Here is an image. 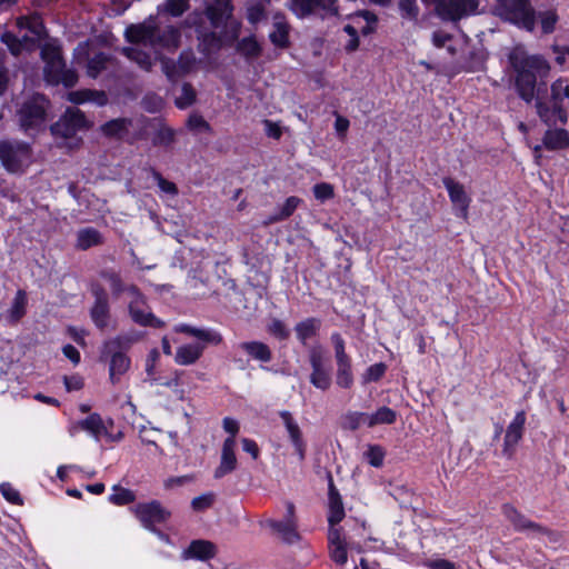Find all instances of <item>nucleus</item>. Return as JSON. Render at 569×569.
Returning a JSON list of instances; mask_svg holds the SVG:
<instances>
[{
	"mask_svg": "<svg viewBox=\"0 0 569 569\" xmlns=\"http://www.w3.org/2000/svg\"><path fill=\"white\" fill-rule=\"evenodd\" d=\"M509 63L516 73L515 89L521 100L526 103L536 101L539 87L541 88V94H547L546 83H538L537 81L538 78L546 77L550 71V66L543 57L511 53Z\"/></svg>",
	"mask_w": 569,
	"mask_h": 569,
	"instance_id": "f257e3e1",
	"label": "nucleus"
},
{
	"mask_svg": "<svg viewBox=\"0 0 569 569\" xmlns=\"http://www.w3.org/2000/svg\"><path fill=\"white\" fill-rule=\"evenodd\" d=\"M124 34L131 43L149 44L169 52L179 48L181 39V32L177 27L170 24L159 28L152 18L144 20L142 23L129 26Z\"/></svg>",
	"mask_w": 569,
	"mask_h": 569,
	"instance_id": "f03ea898",
	"label": "nucleus"
},
{
	"mask_svg": "<svg viewBox=\"0 0 569 569\" xmlns=\"http://www.w3.org/2000/svg\"><path fill=\"white\" fill-rule=\"evenodd\" d=\"M174 331L186 333L199 340L197 343H187L177 348L174 361L180 366L196 363L201 358L206 345L217 346L222 342V336L212 329H201L181 323L174 327Z\"/></svg>",
	"mask_w": 569,
	"mask_h": 569,
	"instance_id": "7ed1b4c3",
	"label": "nucleus"
},
{
	"mask_svg": "<svg viewBox=\"0 0 569 569\" xmlns=\"http://www.w3.org/2000/svg\"><path fill=\"white\" fill-rule=\"evenodd\" d=\"M495 14L520 30L536 29L537 11L531 0H496Z\"/></svg>",
	"mask_w": 569,
	"mask_h": 569,
	"instance_id": "20e7f679",
	"label": "nucleus"
},
{
	"mask_svg": "<svg viewBox=\"0 0 569 569\" xmlns=\"http://www.w3.org/2000/svg\"><path fill=\"white\" fill-rule=\"evenodd\" d=\"M88 128L84 114L76 108H69L61 118L50 127L59 147L73 150L81 144V138L77 133Z\"/></svg>",
	"mask_w": 569,
	"mask_h": 569,
	"instance_id": "39448f33",
	"label": "nucleus"
},
{
	"mask_svg": "<svg viewBox=\"0 0 569 569\" xmlns=\"http://www.w3.org/2000/svg\"><path fill=\"white\" fill-rule=\"evenodd\" d=\"M48 107L49 101L42 94H33L22 102L17 117L26 134L34 136L46 129Z\"/></svg>",
	"mask_w": 569,
	"mask_h": 569,
	"instance_id": "423d86ee",
	"label": "nucleus"
},
{
	"mask_svg": "<svg viewBox=\"0 0 569 569\" xmlns=\"http://www.w3.org/2000/svg\"><path fill=\"white\" fill-rule=\"evenodd\" d=\"M41 57L46 63L44 76L48 82L66 87H73L78 81V74L71 69H66L61 50L54 43H46L41 49Z\"/></svg>",
	"mask_w": 569,
	"mask_h": 569,
	"instance_id": "0eeeda50",
	"label": "nucleus"
},
{
	"mask_svg": "<svg viewBox=\"0 0 569 569\" xmlns=\"http://www.w3.org/2000/svg\"><path fill=\"white\" fill-rule=\"evenodd\" d=\"M17 24L21 30H28L30 36L26 33L18 38L9 32L2 36V41L8 46L13 56H19L23 50H32L43 33V24L39 16L21 17L18 19Z\"/></svg>",
	"mask_w": 569,
	"mask_h": 569,
	"instance_id": "6e6552de",
	"label": "nucleus"
},
{
	"mask_svg": "<svg viewBox=\"0 0 569 569\" xmlns=\"http://www.w3.org/2000/svg\"><path fill=\"white\" fill-rule=\"evenodd\" d=\"M126 310L130 320L137 326L150 328H162L164 326V322L154 316L147 297L137 286L129 288Z\"/></svg>",
	"mask_w": 569,
	"mask_h": 569,
	"instance_id": "1a4fd4ad",
	"label": "nucleus"
},
{
	"mask_svg": "<svg viewBox=\"0 0 569 569\" xmlns=\"http://www.w3.org/2000/svg\"><path fill=\"white\" fill-rule=\"evenodd\" d=\"M231 0H213L206 8V16L214 29L224 28L223 39L233 41L238 38L240 23L232 19Z\"/></svg>",
	"mask_w": 569,
	"mask_h": 569,
	"instance_id": "9d476101",
	"label": "nucleus"
},
{
	"mask_svg": "<svg viewBox=\"0 0 569 569\" xmlns=\"http://www.w3.org/2000/svg\"><path fill=\"white\" fill-rule=\"evenodd\" d=\"M0 161L11 173L23 172L32 162L30 144L17 140H0Z\"/></svg>",
	"mask_w": 569,
	"mask_h": 569,
	"instance_id": "9b49d317",
	"label": "nucleus"
},
{
	"mask_svg": "<svg viewBox=\"0 0 569 569\" xmlns=\"http://www.w3.org/2000/svg\"><path fill=\"white\" fill-rule=\"evenodd\" d=\"M536 112L540 121L548 128H555L558 124L565 126L568 122V111L559 100H553L552 94H541V88H538V94L535 101Z\"/></svg>",
	"mask_w": 569,
	"mask_h": 569,
	"instance_id": "f8f14e48",
	"label": "nucleus"
},
{
	"mask_svg": "<svg viewBox=\"0 0 569 569\" xmlns=\"http://www.w3.org/2000/svg\"><path fill=\"white\" fill-rule=\"evenodd\" d=\"M479 0H435V10L442 21L459 22L478 13Z\"/></svg>",
	"mask_w": 569,
	"mask_h": 569,
	"instance_id": "ddd939ff",
	"label": "nucleus"
},
{
	"mask_svg": "<svg viewBox=\"0 0 569 569\" xmlns=\"http://www.w3.org/2000/svg\"><path fill=\"white\" fill-rule=\"evenodd\" d=\"M161 69L169 81L176 82L178 79L192 72L197 68L198 60L192 50H183L177 60L160 57Z\"/></svg>",
	"mask_w": 569,
	"mask_h": 569,
	"instance_id": "4468645a",
	"label": "nucleus"
},
{
	"mask_svg": "<svg viewBox=\"0 0 569 569\" xmlns=\"http://www.w3.org/2000/svg\"><path fill=\"white\" fill-rule=\"evenodd\" d=\"M526 420V412L523 410L518 411L505 431L501 455L508 460L516 456L518 445L525 433Z\"/></svg>",
	"mask_w": 569,
	"mask_h": 569,
	"instance_id": "2eb2a0df",
	"label": "nucleus"
},
{
	"mask_svg": "<svg viewBox=\"0 0 569 569\" xmlns=\"http://www.w3.org/2000/svg\"><path fill=\"white\" fill-rule=\"evenodd\" d=\"M501 512L517 532L531 531L541 536H549L552 532L549 528L527 518L511 503H503Z\"/></svg>",
	"mask_w": 569,
	"mask_h": 569,
	"instance_id": "dca6fc26",
	"label": "nucleus"
},
{
	"mask_svg": "<svg viewBox=\"0 0 569 569\" xmlns=\"http://www.w3.org/2000/svg\"><path fill=\"white\" fill-rule=\"evenodd\" d=\"M442 182L452 203L455 216L457 218L467 220L469 216L471 198L466 192L465 186L450 177L443 178Z\"/></svg>",
	"mask_w": 569,
	"mask_h": 569,
	"instance_id": "f3484780",
	"label": "nucleus"
},
{
	"mask_svg": "<svg viewBox=\"0 0 569 569\" xmlns=\"http://www.w3.org/2000/svg\"><path fill=\"white\" fill-rule=\"evenodd\" d=\"M132 511L142 526L150 530L153 529V526L167 521L170 517V511L164 509L157 500L138 503L132 508Z\"/></svg>",
	"mask_w": 569,
	"mask_h": 569,
	"instance_id": "a211bd4d",
	"label": "nucleus"
},
{
	"mask_svg": "<svg viewBox=\"0 0 569 569\" xmlns=\"http://www.w3.org/2000/svg\"><path fill=\"white\" fill-rule=\"evenodd\" d=\"M287 515L283 520L277 521L268 519L263 523L277 533L283 541L293 543L299 539L297 532V520L295 516V505L290 501L286 503Z\"/></svg>",
	"mask_w": 569,
	"mask_h": 569,
	"instance_id": "6ab92c4d",
	"label": "nucleus"
},
{
	"mask_svg": "<svg viewBox=\"0 0 569 569\" xmlns=\"http://www.w3.org/2000/svg\"><path fill=\"white\" fill-rule=\"evenodd\" d=\"M309 361L312 368L310 382L317 389L326 391L331 386V376L325 366L323 351L320 347H313L309 351Z\"/></svg>",
	"mask_w": 569,
	"mask_h": 569,
	"instance_id": "aec40b11",
	"label": "nucleus"
},
{
	"mask_svg": "<svg viewBox=\"0 0 569 569\" xmlns=\"http://www.w3.org/2000/svg\"><path fill=\"white\" fill-rule=\"evenodd\" d=\"M91 292L94 297V302L90 308V317L97 328L103 330L108 327L110 321V305L106 290L94 284L91 288Z\"/></svg>",
	"mask_w": 569,
	"mask_h": 569,
	"instance_id": "412c9836",
	"label": "nucleus"
},
{
	"mask_svg": "<svg viewBox=\"0 0 569 569\" xmlns=\"http://www.w3.org/2000/svg\"><path fill=\"white\" fill-rule=\"evenodd\" d=\"M108 425H112L111 421H103L100 415L92 413L88 416L86 419L80 420L73 423L69 428L70 436H74L78 430L87 431L90 436L94 438L96 441H99L102 437H110Z\"/></svg>",
	"mask_w": 569,
	"mask_h": 569,
	"instance_id": "4be33fe9",
	"label": "nucleus"
},
{
	"mask_svg": "<svg viewBox=\"0 0 569 569\" xmlns=\"http://www.w3.org/2000/svg\"><path fill=\"white\" fill-rule=\"evenodd\" d=\"M349 543L340 528H329L328 552L330 559L338 566H345L348 561Z\"/></svg>",
	"mask_w": 569,
	"mask_h": 569,
	"instance_id": "5701e85b",
	"label": "nucleus"
},
{
	"mask_svg": "<svg viewBox=\"0 0 569 569\" xmlns=\"http://www.w3.org/2000/svg\"><path fill=\"white\" fill-rule=\"evenodd\" d=\"M290 8L298 17L310 14L315 8L321 9L327 16L338 14L337 0H291Z\"/></svg>",
	"mask_w": 569,
	"mask_h": 569,
	"instance_id": "b1692460",
	"label": "nucleus"
},
{
	"mask_svg": "<svg viewBox=\"0 0 569 569\" xmlns=\"http://www.w3.org/2000/svg\"><path fill=\"white\" fill-rule=\"evenodd\" d=\"M237 468V457H236V439L226 438L220 456V463L216 468L213 476L216 479H221L224 476L231 473Z\"/></svg>",
	"mask_w": 569,
	"mask_h": 569,
	"instance_id": "393cba45",
	"label": "nucleus"
},
{
	"mask_svg": "<svg viewBox=\"0 0 569 569\" xmlns=\"http://www.w3.org/2000/svg\"><path fill=\"white\" fill-rule=\"evenodd\" d=\"M280 417L287 429L290 440L296 449V452L302 460L305 458L306 445L303 442L299 425L297 423V421L293 419L292 415L289 411H281Z\"/></svg>",
	"mask_w": 569,
	"mask_h": 569,
	"instance_id": "a878e982",
	"label": "nucleus"
},
{
	"mask_svg": "<svg viewBox=\"0 0 569 569\" xmlns=\"http://www.w3.org/2000/svg\"><path fill=\"white\" fill-rule=\"evenodd\" d=\"M542 144L549 151L569 148V132L563 128H548L542 137Z\"/></svg>",
	"mask_w": 569,
	"mask_h": 569,
	"instance_id": "bb28decb",
	"label": "nucleus"
},
{
	"mask_svg": "<svg viewBox=\"0 0 569 569\" xmlns=\"http://www.w3.org/2000/svg\"><path fill=\"white\" fill-rule=\"evenodd\" d=\"M140 339L136 332L120 333L103 343L104 353H118L130 349V347Z\"/></svg>",
	"mask_w": 569,
	"mask_h": 569,
	"instance_id": "cd10ccee",
	"label": "nucleus"
},
{
	"mask_svg": "<svg viewBox=\"0 0 569 569\" xmlns=\"http://www.w3.org/2000/svg\"><path fill=\"white\" fill-rule=\"evenodd\" d=\"M67 100L76 104L93 102L97 106H104L108 102V97L104 91L82 89L68 92Z\"/></svg>",
	"mask_w": 569,
	"mask_h": 569,
	"instance_id": "c85d7f7f",
	"label": "nucleus"
},
{
	"mask_svg": "<svg viewBox=\"0 0 569 569\" xmlns=\"http://www.w3.org/2000/svg\"><path fill=\"white\" fill-rule=\"evenodd\" d=\"M343 518L345 509L341 497L331 483L329 488V528H337L336 525H338Z\"/></svg>",
	"mask_w": 569,
	"mask_h": 569,
	"instance_id": "c756f323",
	"label": "nucleus"
},
{
	"mask_svg": "<svg viewBox=\"0 0 569 569\" xmlns=\"http://www.w3.org/2000/svg\"><path fill=\"white\" fill-rule=\"evenodd\" d=\"M132 126V119L119 118L104 123L102 126V131L106 136L114 137L118 139H126L129 137L130 127Z\"/></svg>",
	"mask_w": 569,
	"mask_h": 569,
	"instance_id": "7c9ffc66",
	"label": "nucleus"
},
{
	"mask_svg": "<svg viewBox=\"0 0 569 569\" xmlns=\"http://www.w3.org/2000/svg\"><path fill=\"white\" fill-rule=\"evenodd\" d=\"M289 26L284 16L276 13L273 16V31L270 32V40L277 47H287L288 44Z\"/></svg>",
	"mask_w": 569,
	"mask_h": 569,
	"instance_id": "2f4dec72",
	"label": "nucleus"
},
{
	"mask_svg": "<svg viewBox=\"0 0 569 569\" xmlns=\"http://www.w3.org/2000/svg\"><path fill=\"white\" fill-rule=\"evenodd\" d=\"M111 356L109 366V378L112 383H117L120 377L124 375L130 367V359L122 352L108 353Z\"/></svg>",
	"mask_w": 569,
	"mask_h": 569,
	"instance_id": "473e14b6",
	"label": "nucleus"
},
{
	"mask_svg": "<svg viewBox=\"0 0 569 569\" xmlns=\"http://www.w3.org/2000/svg\"><path fill=\"white\" fill-rule=\"evenodd\" d=\"M122 53L146 71H150L153 66V58L151 54L139 49L138 47L123 48Z\"/></svg>",
	"mask_w": 569,
	"mask_h": 569,
	"instance_id": "72a5a7b5",
	"label": "nucleus"
},
{
	"mask_svg": "<svg viewBox=\"0 0 569 569\" xmlns=\"http://www.w3.org/2000/svg\"><path fill=\"white\" fill-rule=\"evenodd\" d=\"M537 21L540 23L542 34H551L555 32L559 22V14L557 9L550 8L537 12Z\"/></svg>",
	"mask_w": 569,
	"mask_h": 569,
	"instance_id": "f704fd0d",
	"label": "nucleus"
},
{
	"mask_svg": "<svg viewBox=\"0 0 569 569\" xmlns=\"http://www.w3.org/2000/svg\"><path fill=\"white\" fill-rule=\"evenodd\" d=\"M321 321L317 318H308L298 322L295 327L298 339L306 343L308 339L316 336L320 328Z\"/></svg>",
	"mask_w": 569,
	"mask_h": 569,
	"instance_id": "c9c22d12",
	"label": "nucleus"
},
{
	"mask_svg": "<svg viewBox=\"0 0 569 569\" xmlns=\"http://www.w3.org/2000/svg\"><path fill=\"white\" fill-rule=\"evenodd\" d=\"M102 242L100 232L93 228L80 229L77 233V248L87 250Z\"/></svg>",
	"mask_w": 569,
	"mask_h": 569,
	"instance_id": "e433bc0d",
	"label": "nucleus"
},
{
	"mask_svg": "<svg viewBox=\"0 0 569 569\" xmlns=\"http://www.w3.org/2000/svg\"><path fill=\"white\" fill-rule=\"evenodd\" d=\"M240 348L244 350L252 358L262 362H268L271 359V351L269 347L259 341L242 342Z\"/></svg>",
	"mask_w": 569,
	"mask_h": 569,
	"instance_id": "4c0bfd02",
	"label": "nucleus"
},
{
	"mask_svg": "<svg viewBox=\"0 0 569 569\" xmlns=\"http://www.w3.org/2000/svg\"><path fill=\"white\" fill-rule=\"evenodd\" d=\"M188 552L191 557L206 560L216 553L214 545L207 540H194L191 542Z\"/></svg>",
	"mask_w": 569,
	"mask_h": 569,
	"instance_id": "58836bf2",
	"label": "nucleus"
},
{
	"mask_svg": "<svg viewBox=\"0 0 569 569\" xmlns=\"http://www.w3.org/2000/svg\"><path fill=\"white\" fill-rule=\"evenodd\" d=\"M397 419V413L388 407H380L376 412L368 413L367 426L372 428L377 425H390Z\"/></svg>",
	"mask_w": 569,
	"mask_h": 569,
	"instance_id": "ea45409f",
	"label": "nucleus"
},
{
	"mask_svg": "<svg viewBox=\"0 0 569 569\" xmlns=\"http://www.w3.org/2000/svg\"><path fill=\"white\" fill-rule=\"evenodd\" d=\"M102 278L108 281L110 289L112 291L113 297H119L121 293H124L127 299L129 298V288L133 284H126L120 274L114 271H103Z\"/></svg>",
	"mask_w": 569,
	"mask_h": 569,
	"instance_id": "a19ab883",
	"label": "nucleus"
},
{
	"mask_svg": "<svg viewBox=\"0 0 569 569\" xmlns=\"http://www.w3.org/2000/svg\"><path fill=\"white\" fill-rule=\"evenodd\" d=\"M300 202H301V199H299L298 197H289L282 204V207L279 209V211L276 212L274 214L270 216L268 218V220L266 221V223L270 224V223L279 222V221H282V220L289 218L295 212V210L298 208Z\"/></svg>",
	"mask_w": 569,
	"mask_h": 569,
	"instance_id": "79ce46f5",
	"label": "nucleus"
},
{
	"mask_svg": "<svg viewBox=\"0 0 569 569\" xmlns=\"http://www.w3.org/2000/svg\"><path fill=\"white\" fill-rule=\"evenodd\" d=\"M336 383L343 389H349L353 385L350 360L337 362Z\"/></svg>",
	"mask_w": 569,
	"mask_h": 569,
	"instance_id": "37998d69",
	"label": "nucleus"
},
{
	"mask_svg": "<svg viewBox=\"0 0 569 569\" xmlns=\"http://www.w3.org/2000/svg\"><path fill=\"white\" fill-rule=\"evenodd\" d=\"M189 9V0H166L159 7L158 11L171 17H180Z\"/></svg>",
	"mask_w": 569,
	"mask_h": 569,
	"instance_id": "c03bdc74",
	"label": "nucleus"
},
{
	"mask_svg": "<svg viewBox=\"0 0 569 569\" xmlns=\"http://www.w3.org/2000/svg\"><path fill=\"white\" fill-rule=\"evenodd\" d=\"M27 295L23 290H19L9 309V318L11 321H18L26 313Z\"/></svg>",
	"mask_w": 569,
	"mask_h": 569,
	"instance_id": "a18cd8bd",
	"label": "nucleus"
},
{
	"mask_svg": "<svg viewBox=\"0 0 569 569\" xmlns=\"http://www.w3.org/2000/svg\"><path fill=\"white\" fill-rule=\"evenodd\" d=\"M110 59L104 53H98L92 57L87 66V73L91 78H97L100 72L107 69Z\"/></svg>",
	"mask_w": 569,
	"mask_h": 569,
	"instance_id": "49530a36",
	"label": "nucleus"
},
{
	"mask_svg": "<svg viewBox=\"0 0 569 569\" xmlns=\"http://www.w3.org/2000/svg\"><path fill=\"white\" fill-rule=\"evenodd\" d=\"M134 499L133 491L117 485L112 487V493L109 497V500L117 506L128 505L133 502Z\"/></svg>",
	"mask_w": 569,
	"mask_h": 569,
	"instance_id": "de8ad7c7",
	"label": "nucleus"
},
{
	"mask_svg": "<svg viewBox=\"0 0 569 569\" xmlns=\"http://www.w3.org/2000/svg\"><path fill=\"white\" fill-rule=\"evenodd\" d=\"M199 40V50L206 54L219 49L222 43V37L217 36L216 32L200 34Z\"/></svg>",
	"mask_w": 569,
	"mask_h": 569,
	"instance_id": "09e8293b",
	"label": "nucleus"
},
{
	"mask_svg": "<svg viewBox=\"0 0 569 569\" xmlns=\"http://www.w3.org/2000/svg\"><path fill=\"white\" fill-rule=\"evenodd\" d=\"M367 418H368V413H366V412H357V411L347 412L342 417V427L345 429L356 430L361 425H367Z\"/></svg>",
	"mask_w": 569,
	"mask_h": 569,
	"instance_id": "8fccbe9b",
	"label": "nucleus"
},
{
	"mask_svg": "<svg viewBox=\"0 0 569 569\" xmlns=\"http://www.w3.org/2000/svg\"><path fill=\"white\" fill-rule=\"evenodd\" d=\"M196 101V91L190 83H183L180 94L176 98V106L186 109Z\"/></svg>",
	"mask_w": 569,
	"mask_h": 569,
	"instance_id": "3c124183",
	"label": "nucleus"
},
{
	"mask_svg": "<svg viewBox=\"0 0 569 569\" xmlns=\"http://www.w3.org/2000/svg\"><path fill=\"white\" fill-rule=\"evenodd\" d=\"M550 93L553 100H559L563 104V99H569V83L565 78H559L551 83Z\"/></svg>",
	"mask_w": 569,
	"mask_h": 569,
	"instance_id": "603ef678",
	"label": "nucleus"
},
{
	"mask_svg": "<svg viewBox=\"0 0 569 569\" xmlns=\"http://www.w3.org/2000/svg\"><path fill=\"white\" fill-rule=\"evenodd\" d=\"M174 141L176 131L166 126L159 128L153 138V143L162 147H170Z\"/></svg>",
	"mask_w": 569,
	"mask_h": 569,
	"instance_id": "864d4df0",
	"label": "nucleus"
},
{
	"mask_svg": "<svg viewBox=\"0 0 569 569\" xmlns=\"http://www.w3.org/2000/svg\"><path fill=\"white\" fill-rule=\"evenodd\" d=\"M452 36L445 31H435L432 33V43L437 48H447L448 52L453 56L456 53V49L451 44Z\"/></svg>",
	"mask_w": 569,
	"mask_h": 569,
	"instance_id": "5fc2aeb1",
	"label": "nucleus"
},
{
	"mask_svg": "<svg viewBox=\"0 0 569 569\" xmlns=\"http://www.w3.org/2000/svg\"><path fill=\"white\" fill-rule=\"evenodd\" d=\"M387 366L382 362L370 366L362 375L363 383L378 381L386 372Z\"/></svg>",
	"mask_w": 569,
	"mask_h": 569,
	"instance_id": "6e6d98bb",
	"label": "nucleus"
},
{
	"mask_svg": "<svg viewBox=\"0 0 569 569\" xmlns=\"http://www.w3.org/2000/svg\"><path fill=\"white\" fill-rule=\"evenodd\" d=\"M238 50L246 57H257L260 53V47L253 38H244L238 44Z\"/></svg>",
	"mask_w": 569,
	"mask_h": 569,
	"instance_id": "4d7b16f0",
	"label": "nucleus"
},
{
	"mask_svg": "<svg viewBox=\"0 0 569 569\" xmlns=\"http://www.w3.org/2000/svg\"><path fill=\"white\" fill-rule=\"evenodd\" d=\"M417 0H400L399 9L401 16L408 20H416L419 13V8L416 3Z\"/></svg>",
	"mask_w": 569,
	"mask_h": 569,
	"instance_id": "13d9d810",
	"label": "nucleus"
},
{
	"mask_svg": "<svg viewBox=\"0 0 569 569\" xmlns=\"http://www.w3.org/2000/svg\"><path fill=\"white\" fill-rule=\"evenodd\" d=\"M368 462L373 467H380L383 462L385 452L379 446H370L365 453Z\"/></svg>",
	"mask_w": 569,
	"mask_h": 569,
	"instance_id": "bf43d9fd",
	"label": "nucleus"
},
{
	"mask_svg": "<svg viewBox=\"0 0 569 569\" xmlns=\"http://www.w3.org/2000/svg\"><path fill=\"white\" fill-rule=\"evenodd\" d=\"M331 341L333 343V348H335V356H336V360L337 362L338 361H347V360H350V358L348 357V355L346 353V350H345V341L342 339V337L339 335V333H333L331 336Z\"/></svg>",
	"mask_w": 569,
	"mask_h": 569,
	"instance_id": "052dcab7",
	"label": "nucleus"
},
{
	"mask_svg": "<svg viewBox=\"0 0 569 569\" xmlns=\"http://www.w3.org/2000/svg\"><path fill=\"white\" fill-rule=\"evenodd\" d=\"M268 331L278 339H287L289 337V330L286 325L279 319H272L268 326Z\"/></svg>",
	"mask_w": 569,
	"mask_h": 569,
	"instance_id": "680f3d73",
	"label": "nucleus"
},
{
	"mask_svg": "<svg viewBox=\"0 0 569 569\" xmlns=\"http://www.w3.org/2000/svg\"><path fill=\"white\" fill-rule=\"evenodd\" d=\"M313 194L320 201H326L333 197V187L329 183L322 182L313 187Z\"/></svg>",
	"mask_w": 569,
	"mask_h": 569,
	"instance_id": "e2e57ef3",
	"label": "nucleus"
},
{
	"mask_svg": "<svg viewBox=\"0 0 569 569\" xmlns=\"http://www.w3.org/2000/svg\"><path fill=\"white\" fill-rule=\"evenodd\" d=\"M187 126L191 130L210 131V124L200 114H190L187 121Z\"/></svg>",
	"mask_w": 569,
	"mask_h": 569,
	"instance_id": "0e129e2a",
	"label": "nucleus"
},
{
	"mask_svg": "<svg viewBox=\"0 0 569 569\" xmlns=\"http://www.w3.org/2000/svg\"><path fill=\"white\" fill-rule=\"evenodd\" d=\"M2 496L11 503L21 505L22 500L20 493L10 483H2L0 486Z\"/></svg>",
	"mask_w": 569,
	"mask_h": 569,
	"instance_id": "69168bd1",
	"label": "nucleus"
},
{
	"mask_svg": "<svg viewBox=\"0 0 569 569\" xmlns=\"http://www.w3.org/2000/svg\"><path fill=\"white\" fill-rule=\"evenodd\" d=\"M212 502L213 495H202L192 499L191 507L194 511H202L208 509Z\"/></svg>",
	"mask_w": 569,
	"mask_h": 569,
	"instance_id": "338daca9",
	"label": "nucleus"
},
{
	"mask_svg": "<svg viewBox=\"0 0 569 569\" xmlns=\"http://www.w3.org/2000/svg\"><path fill=\"white\" fill-rule=\"evenodd\" d=\"M153 177L161 191L172 196H176L178 193L176 184L171 181L166 180L159 172H153Z\"/></svg>",
	"mask_w": 569,
	"mask_h": 569,
	"instance_id": "774afa93",
	"label": "nucleus"
}]
</instances>
